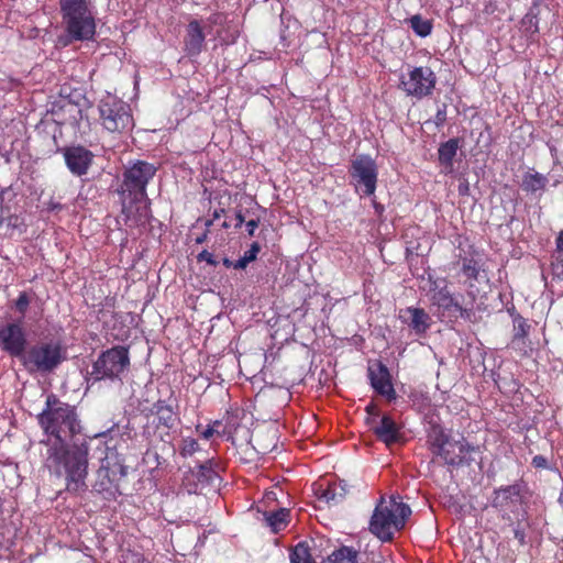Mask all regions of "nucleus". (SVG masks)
Listing matches in <instances>:
<instances>
[{"mask_svg":"<svg viewBox=\"0 0 563 563\" xmlns=\"http://www.w3.org/2000/svg\"><path fill=\"white\" fill-rule=\"evenodd\" d=\"M37 423L47 437L46 466L58 476L65 474L66 489L78 494L87 489L88 445L69 446L81 432V423L75 406L65 402L53 393L45 399V406L37 415Z\"/></svg>","mask_w":563,"mask_h":563,"instance_id":"obj_1","label":"nucleus"},{"mask_svg":"<svg viewBox=\"0 0 563 563\" xmlns=\"http://www.w3.org/2000/svg\"><path fill=\"white\" fill-rule=\"evenodd\" d=\"M156 172L157 168L145 161H135L124 169L117 194L125 223L141 225L148 221L151 208L146 187Z\"/></svg>","mask_w":563,"mask_h":563,"instance_id":"obj_2","label":"nucleus"},{"mask_svg":"<svg viewBox=\"0 0 563 563\" xmlns=\"http://www.w3.org/2000/svg\"><path fill=\"white\" fill-rule=\"evenodd\" d=\"M65 31V45L93 41L97 33L96 16L88 0H59Z\"/></svg>","mask_w":563,"mask_h":563,"instance_id":"obj_3","label":"nucleus"},{"mask_svg":"<svg viewBox=\"0 0 563 563\" xmlns=\"http://www.w3.org/2000/svg\"><path fill=\"white\" fill-rule=\"evenodd\" d=\"M128 474L124 457L115 449L106 448L104 456L96 472L92 493L107 501L117 500L122 495L121 482Z\"/></svg>","mask_w":563,"mask_h":563,"instance_id":"obj_4","label":"nucleus"},{"mask_svg":"<svg viewBox=\"0 0 563 563\" xmlns=\"http://www.w3.org/2000/svg\"><path fill=\"white\" fill-rule=\"evenodd\" d=\"M411 515L410 507L391 497L388 501L380 499L369 521V531L383 542L394 540L395 532L404 529Z\"/></svg>","mask_w":563,"mask_h":563,"instance_id":"obj_5","label":"nucleus"},{"mask_svg":"<svg viewBox=\"0 0 563 563\" xmlns=\"http://www.w3.org/2000/svg\"><path fill=\"white\" fill-rule=\"evenodd\" d=\"M428 443L432 454L450 466L470 465L472 459H468L467 455L475 451V448L465 438L461 437L455 440L440 426L432 427L428 435Z\"/></svg>","mask_w":563,"mask_h":563,"instance_id":"obj_6","label":"nucleus"},{"mask_svg":"<svg viewBox=\"0 0 563 563\" xmlns=\"http://www.w3.org/2000/svg\"><path fill=\"white\" fill-rule=\"evenodd\" d=\"M66 360V351L59 341H40L26 349L21 364L29 374L53 373Z\"/></svg>","mask_w":563,"mask_h":563,"instance_id":"obj_7","label":"nucleus"},{"mask_svg":"<svg viewBox=\"0 0 563 563\" xmlns=\"http://www.w3.org/2000/svg\"><path fill=\"white\" fill-rule=\"evenodd\" d=\"M98 110L101 125L110 133L123 134L134 126L130 104L115 96L103 97L99 101Z\"/></svg>","mask_w":563,"mask_h":563,"instance_id":"obj_8","label":"nucleus"},{"mask_svg":"<svg viewBox=\"0 0 563 563\" xmlns=\"http://www.w3.org/2000/svg\"><path fill=\"white\" fill-rule=\"evenodd\" d=\"M130 366L129 349L113 346L100 353L92 363L90 377L95 382L102 379H115Z\"/></svg>","mask_w":563,"mask_h":563,"instance_id":"obj_9","label":"nucleus"},{"mask_svg":"<svg viewBox=\"0 0 563 563\" xmlns=\"http://www.w3.org/2000/svg\"><path fill=\"white\" fill-rule=\"evenodd\" d=\"M143 415L147 419L144 426V435H157L164 441L169 435L170 430L176 426L178 413L174 407L165 399L156 400L150 408L143 409Z\"/></svg>","mask_w":563,"mask_h":563,"instance_id":"obj_10","label":"nucleus"},{"mask_svg":"<svg viewBox=\"0 0 563 563\" xmlns=\"http://www.w3.org/2000/svg\"><path fill=\"white\" fill-rule=\"evenodd\" d=\"M437 80V75L430 67H412L400 76L399 89L409 97L422 99L433 93Z\"/></svg>","mask_w":563,"mask_h":563,"instance_id":"obj_11","label":"nucleus"},{"mask_svg":"<svg viewBox=\"0 0 563 563\" xmlns=\"http://www.w3.org/2000/svg\"><path fill=\"white\" fill-rule=\"evenodd\" d=\"M349 174L356 190L373 196L376 190L378 170L375 159L368 154H360L351 161Z\"/></svg>","mask_w":563,"mask_h":563,"instance_id":"obj_12","label":"nucleus"},{"mask_svg":"<svg viewBox=\"0 0 563 563\" xmlns=\"http://www.w3.org/2000/svg\"><path fill=\"white\" fill-rule=\"evenodd\" d=\"M460 271L465 277V284L467 286L466 296L470 299V303H475L477 294L474 290L475 283L487 279L485 263L482 255L475 249H472L468 253L459 255Z\"/></svg>","mask_w":563,"mask_h":563,"instance_id":"obj_13","label":"nucleus"},{"mask_svg":"<svg viewBox=\"0 0 563 563\" xmlns=\"http://www.w3.org/2000/svg\"><path fill=\"white\" fill-rule=\"evenodd\" d=\"M27 349V334L20 321L8 322L0 327V350L21 361Z\"/></svg>","mask_w":563,"mask_h":563,"instance_id":"obj_14","label":"nucleus"},{"mask_svg":"<svg viewBox=\"0 0 563 563\" xmlns=\"http://www.w3.org/2000/svg\"><path fill=\"white\" fill-rule=\"evenodd\" d=\"M431 301L443 311L454 310L460 313L462 318H470L474 313V303H470L466 297L461 302L448 288L444 279L441 282L435 279L432 282Z\"/></svg>","mask_w":563,"mask_h":563,"instance_id":"obj_15","label":"nucleus"},{"mask_svg":"<svg viewBox=\"0 0 563 563\" xmlns=\"http://www.w3.org/2000/svg\"><path fill=\"white\" fill-rule=\"evenodd\" d=\"M63 155L67 168L73 175L79 177L88 173L95 157L93 153L82 145L65 147Z\"/></svg>","mask_w":563,"mask_h":563,"instance_id":"obj_16","label":"nucleus"},{"mask_svg":"<svg viewBox=\"0 0 563 563\" xmlns=\"http://www.w3.org/2000/svg\"><path fill=\"white\" fill-rule=\"evenodd\" d=\"M368 378L373 389L388 400L396 398V391L391 383L390 373L385 364L377 362L368 367Z\"/></svg>","mask_w":563,"mask_h":563,"instance_id":"obj_17","label":"nucleus"},{"mask_svg":"<svg viewBox=\"0 0 563 563\" xmlns=\"http://www.w3.org/2000/svg\"><path fill=\"white\" fill-rule=\"evenodd\" d=\"M521 486L512 484L495 489L492 506L500 511H514L521 503Z\"/></svg>","mask_w":563,"mask_h":563,"instance_id":"obj_18","label":"nucleus"},{"mask_svg":"<svg viewBox=\"0 0 563 563\" xmlns=\"http://www.w3.org/2000/svg\"><path fill=\"white\" fill-rule=\"evenodd\" d=\"M347 493V485L344 481L332 482L327 485L323 483L314 484V495L318 501L327 506L339 505L345 499Z\"/></svg>","mask_w":563,"mask_h":563,"instance_id":"obj_19","label":"nucleus"},{"mask_svg":"<svg viewBox=\"0 0 563 563\" xmlns=\"http://www.w3.org/2000/svg\"><path fill=\"white\" fill-rule=\"evenodd\" d=\"M206 35L198 20H191L186 29L184 51L190 57L198 56L205 47Z\"/></svg>","mask_w":563,"mask_h":563,"instance_id":"obj_20","label":"nucleus"},{"mask_svg":"<svg viewBox=\"0 0 563 563\" xmlns=\"http://www.w3.org/2000/svg\"><path fill=\"white\" fill-rule=\"evenodd\" d=\"M374 433L386 445L395 444L400 439V431L397 423L390 416H383L379 423L374 427Z\"/></svg>","mask_w":563,"mask_h":563,"instance_id":"obj_21","label":"nucleus"},{"mask_svg":"<svg viewBox=\"0 0 563 563\" xmlns=\"http://www.w3.org/2000/svg\"><path fill=\"white\" fill-rule=\"evenodd\" d=\"M405 312L410 316L408 325L415 332V334L418 336L426 335L427 331L431 327L432 320L431 317L424 311V309L408 307Z\"/></svg>","mask_w":563,"mask_h":563,"instance_id":"obj_22","label":"nucleus"},{"mask_svg":"<svg viewBox=\"0 0 563 563\" xmlns=\"http://www.w3.org/2000/svg\"><path fill=\"white\" fill-rule=\"evenodd\" d=\"M459 146L460 140L457 137H453L441 143L438 148L439 163L445 168L446 173H451L453 170V161L456 156Z\"/></svg>","mask_w":563,"mask_h":563,"instance_id":"obj_23","label":"nucleus"},{"mask_svg":"<svg viewBox=\"0 0 563 563\" xmlns=\"http://www.w3.org/2000/svg\"><path fill=\"white\" fill-rule=\"evenodd\" d=\"M548 183L549 179L547 178V176L538 172H528L522 176L521 188L523 191L528 194L533 195L539 192L541 195L545 190Z\"/></svg>","mask_w":563,"mask_h":563,"instance_id":"obj_24","label":"nucleus"},{"mask_svg":"<svg viewBox=\"0 0 563 563\" xmlns=\"http://www.w3.org/2000/svg\"><path fill=\"white\" fill-rule=\"evenodd\" d=\"M217 464L213 459H209L206 462L197 466V471L194 472L197 481L202 484H211L218 477V473L214 468Z\"/></svg>","mask_w":563,"mask_h":563,"instance_id":"obj_25","label":"nucleus"},{"mask_svg":"<svg viewBox=\"0 0 563 563\" xmlns=\"http://www.w3.org/2000/svg\"><path fill=\"white\" fill-rule=\"evenodd\" d=\"M290 563H316L307 541L296 544L289 554Z\"/></svg>","mask_w":563,"mask_h":563,"instance_id":"obj_26","label":"nucleus"},{"mask_svg":"<svg viewBox=\"0 0 563 563\" xmlns=\"http://www.w3.org/2000/svg\"><path fill=\"white\" fill-rule=\"evenodd\" d=\"M357 551L351 547H341L333 551L328 560L329 563H357Z\"/></svg>","mask_w":563,"mask_h":563,"instance_id":"obj_27","label":"nucleus"},{"mask_svg":"<svg viewBox=\"0 0 563 563\" xmlns=\"http://www.w3.org/2000/svg\"><path fill=\"white\" fill-rule=\"evenodd\" d=\"M287 517L288 511L285 508L265 514L267 526L271 527L273 532H279L287 526Z\"/></svg>","mask_w":563,"mask_h":563,"instance_id":"obj_28","label":"nucleus"},{"mask_svg":"<svg viewBox=\"0 0 563 563\" xmlns=\"http://www.w3.org/2000/svg\"><path fill=\"white\" fill-rule=\"evenodd\" d=\"M244 416H245V412L243 409H235L231 412H228L223 433L228 434L229 437H234V435L239 434L240 429H241L240 420Z\"/></svg>","mask_w":563,"mask_h":563,"instance_id":"obj_29","label":"nucleus"},{"mask_svg":"<svg viewBox=\"0 0 563 563\" xmlns=\"http://www.w3.org/2000/svg\"><path fill=\"white\" fill-rule=\"evenodd\" d=\"M412 31L420 37H427L431 34L433 24L431 20L423 19L420 14H415L409 19Z\"/></svg>","mask_w":563,"mask_h":563,"instance_id":"obj_30","label":"nucleus"},{"mask_svg":"<svg viewBox=\"0 0 563 563\" xmlns=\"http://www.w3.org/2000/svg\"><path fill=\"white\" fill-rule=\"evenodd\" d=\"M200 450L198 440L192 437H183L177 444V452L183 459L191 457Z\"/></svg>","mask_w":563,"mask_h":563,"instance_id":"obj_31","label":"nucleus"},{"mask_svg":"<svg viewBox=\"0 0 563 563\" xmlns=\"http://www.w3.org/2000/svg\"><path fill=\"white\" fill-rule=\"evenodd\" d=\"M261 251V245L257 242H253L251 244L250 250H247L242 257H240L233 264V268L235 269H244L249 265V263L256 260L257 254Z\"/></svg>","mask_w":563,"mask_h":563,"instance_id":"obj_32","label":"nucleus"},{"mask_svg":"<svg viewBox=\"0 0 563 563\" xmlns=\"http://www.w3.org/2000/svg\"><path fill=\"white\" fill-rule=\"evenodd\" d=\"M511 349L521 357H528L532 353V343L528 338L511 339Z\"/></svg>","mask_w":563,"mask_h":563,"instance_id":"obj_33","label":"nucleus"},{"mask_svg":"<svg viewBox=\"0 0 563 563\" xmlns=\"http://www.w3.org/2000/svg\"><path fill=\"white\" fill-rule=\"evenodd\" d=\"M550 267L553 279L563 280V253L553 250Z\"/></svg>","mask_w":563,"mask_h":563,"instance_id":"obj_34","label":"nucleus"},{"mask_svg":"<svg viewBox=\"0 0 563 563\" xmlns=\"http://www.w3.org/2000/svg\"><path fill=\"white\" fill-rule=\"evenodd\" d=\"M252 440L255 441L254 448L257 450L258 453L267 454L276 445V442H274V440H276V432H275V430L272 431V437H271L272 443H264L262 440V434L260 432L256 433L255 435H253Z\"/></svg>","mask_w":563,"mask_h":563,"instance_id":"obj_35","label":"nucleus"},{"mask_svg":"<svg viewBox=\"0 0 563 563\" xmlns=\"http://www.w3.org/2000/svg\"><path fill=\"white\" fill-rule=\"evenodd\" d=\"M30 302L31 298L27 292L21 291L14 301V308L21 316H24L29 309Z\"/></svg>","mask_w":563,"mask_h":563,"instance_id":"obj_36","label":"nucleus"},{"mask_svg":"<svg viewBox=\"0 0 563 563\" xmlns=\"http://www.w3.org/2000/svg\"><path fill=\"white\" fill-rule=\"evenodd\" d=\"M530 324L527 323L526 319L519 317L515 320V334L512 339L528 338Z\"/></svg>","mask_w":563,"mask_h":563,"instance_id":"obj_37","label":"nucleus"},{"mask_svg":"<svg viewBox=\"0 0 563 563\" xmlns=\"http://www.w3.org/2000/svg\"><path fill=\"white\" fill-rule=\"evenodd\" d=\"M219 426H221V421L220 420L212 421L211 424H209L206 429H203L200 432V438H202L205 440L211 439L216 433H219L218 430H217V428Z\"/></svg>","mask_w":563,"mask_h":563,"instance_id":"obj_38","label":"nucleus"},{"mask_svg":"<svg viewBox=\"0 0 563 563\" xmlns=\"http://www.w3.org/2000/svg\"><path fill=\"white\" fill-rule=\"evenodd\" d=\"M522 25L527 26V30H530L532 34H536L539 32L538 20L533 15L527 14L522 19Z\"/></svg>","mask_w":563,"mask_h":563,"instance_id":"obj_39","label":"nucleus"},{"mask_svg":"<svg viewBox=\"0 0 563 563\" xmlns=\"http://www.w3.org/2000/svg\"><path fill=\"white\" fill-rule=\"evenodd\" d=\"M531 465L537 470H547L550 467L548 459L543 455L533 456Z\"/></svg>","mask_w":563,"mask_h":563,"instance_id":"obj_40","label":"nucleus"},{"mask_svg":"<svg viewBox=\"0 0 563 563\" xmlns=\"http://www.w3.org/2000/svg\"><path fill=\"white\" fill-rule=\"evenodd\" d=\"M68 112L70 113V117L73 119V123H76L78 124L79 121L82 119V111L81 109L77 106V104H74V103H68Z\"/></svg>","mask_w":563,"mask_h":563,"instance_id":"obj_41","label":"nucleus"},{"mask_svg":"<svg viewBox=\"0 0 563 563\" xmlns=\"http://www.w3.org/2000/svg\"><path fill=\"white\" fill-rule=\"evenodd\" d=\"M261 223V217L256 216L255 218H251L245 222L246 231L250 236H253L255 233V230L258 228Z\"/></svg>","mask_w":563,"mask_h":563,"instance_id":"obj_42","label":"nucleus"},{"mask_svg":"<svg viewBox=\"0 0 563 563\" xmlns=\"http://www.w3.org/2000/svg\"><path fill=\"white\" fill-rule=\"evenodd\" d=\"M197 261L198 262H207L208 264L210 265H217V261L214 260V256L212 253H210L209 251L207 250H203L201 251L198 255H197Z\"/></svg>","mask_w":563,"mask_h":563,"instance_id":"obj_43","label":"nucleus"},{"mask_svg":"<svg viewBox=\"0 0 563 563\" xmlns=\"http://www.w3.org/2000/svg\"><path fill=\"white\" fill-rule=\"evenodd\" d=\"M249 205L250 206H253V207H250V208H246L244 213L245 216L247 217H251V218H255L257 214L255 212V210L260 209V206L257 205V202L252 199V198H249Z\"/></svg>","mask_w":563,"mask_h":563,"instance_id":"obj_44","label":"nucleus"},{"mask_svg":"<svg viewBox=\"0 0 563 563\" xmlns=\"http://www.w3.org/2000/svg\"><path fill=\"white\" fill-rule=\"evenodd\" d=\"M235 220H236V223L234 224L235 229H240L246 222V216L242 209H238L235 211Z\"/></svg>","mask_w":563,"mask_h":563,"instance_id":"obj_45","label":"nucleus"},{"mask_svg":"<svg viewBox=\"0 0 563 563\" xmlns=\"http://www.w3.org/2000/svg\"><path fill=\"white\" fill-rule=\"evenodd\" d=\"M457 190L460 196H467L470 194V184L467 179H463L460 181Z\"/></svg>","mask_w":563,"mask_h":563,"instance_id":"obj_46","label":"nucleus"},{"mask_svg":"<svg viewBox=\"0 0 563 563\" xmlns=\"http://www.w3.org/2000/svg\"><path fill=\"white\" fill-rule=\"evenodd\" d=\"M554 251L563 253V229L559 232V234L555 238V249H554Z\"/></svg>","mask_w":563,"mask_h":563,"instance_id":"obj_47","label":"nucleus"},{"mask_svg":"<svg viewBox=\"0 0 563 563\" xmlns=\"http://www.w3.org/2000/svg\"><path fill=\"white\" fill-rule=\"evenodd\" d=\"M445 119H446V113H445V110H438L437 114H435V124L438 126L442 125L444 122H445Z\"/></svg>","mask_w":563,"mask_h":563,"instance_id":"obj_48","label":"nucleus"},{"mask_svg":"<svg viewBox=\"0 0 563 563\" xmlns=\"http://www.w3.org/2000/svg\"><path fill=\"white\" fill-rule=\"evenodd\" d=\"M227 211L224 208H220V209H216L213 212H212V219L216 221L218 219H220L221 217L225 216Z\"/></svg>","mask_w":563,"mask_h":563,"instance_id":"obj_49","label":"nucleus"},{"mask_svg":"<svg viewBox=\"0 0 563 563\" xmlns=\"http://www.w3.org/2000/svg\"><path fill=\"white\" fill-rule=\"evenodd\" d=\"M208 234H209L208 232L203 231V233H201L195 238V243L196 244L205 243L208 239Z\"/></svg>","mask_w":563,"mask_h":563,"instance_id":"obj_50","label":"nucleus"},{"mask_svg":"<svg viewBox=\"0 0 563 563\" xmlns=\"http://www.w3.org/2000/svg\"><path fill=\"white\" fill-rule=\"evenodd\" d=\"M213 222H214V220L212 218L205 221V228H206L205 231L206 232H208V233L210 232V228L213 224Z\"/></svg>","mask_w":563,"mask_h":563,"instance_id":"obj_51","label":"nucleus"},{"mask_svg":"<svg viewBox=\"0 0 563 563\" xmlns=\"http://www.w3.org/2000/svg\"><path fill=\"white\" fill-rule=\"evenodd\" d=\"M223 264H224L227 267H231V266H233V264H234V263H232L230 260L225 258V260L223 261Z\"/></svg>","mask_w":563,"mask_h":563,"instance_id":"obj_52","label":"nucleus"},{"mask_svg":"<svg viewBox=\"0 0 563 563\" xmlns=\"http://www.w3.org/2000/svg\"><path fill=\"white\" fill-rule=\"evenodd\" d=\"M230 227H231V224L229 222H227V221H223L222 224H221V228L225 229V230L229 229Z\"/></svg>","mask_w":563,"mask_h":563,"instance_id":"obj_53","label":"nucleus"},{"mask_svg":"<svg viewBox=\"0 0 563 563\" xmlns=\"http://www.w3.org/2000/svg\"><path fill=\"white\" fill-rule=\"evenodd\" d=\"M195 430H196V432L200 435V432H201L203 429H201V424H197V426L195 427Z\"/></svg>","mask_w":563,"mask_h":563,"instance_id":"obj_54","label":"nucleus"},{"mask_svg":"<svg viewBox=\"0 0 563 563\" xmlns=\"http://www.w3.org/2000/svg\"><path fill=\"white\" fill-rule=\"evenodd\" d=\"M219 18V14H213L210 19H212V22L217 23Z\"/></svg>","mask_w":563,"mask_h":563,"instance_id":"obj_55","label":"nucleus"}]
</instances>
